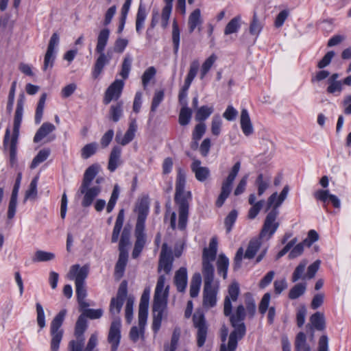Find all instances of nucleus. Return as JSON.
I'll return each mask as SVG.
<instances>
[{
	"mask_svg": "<svg viewBox=\"0 0 351 351\" xmlns=\"http://www.w3.org/2000/svg\"><path fill=\"white\" fill-rule=\"evenodd\" d=\"M202 23L201 18V12L199 9H195L189 16V32H193L197 27L200 31L199 26Z\"/></svg>",
	"mask_w": 351,
	"mask_h": 351,
	"instance_id": "2f4dec72",
	"label": "nucleus"
},
{
	"mask_svg": "<svg viewBox=\"0 0 351 351\" xmlns=\"http://www.w3.org/2000/svg\"><path fill=\"white\" fill-rule=\"evenodd\" d=\"M25 101V97L23 93L19 95V98L17 99L16 108L14 114V125H13V133L10 140V128H7L5 130L4 139H3V145L5 147L9 146L10 149V162L13 164L16 160V144L17 140L19 134V129L21 127V123L23 119V107Z\"/></svg>",
	"mask_w": 351,
	"mask_h": 351,
	"instance_id": "7ed1b4c3",
	"label": "nucleus"
},
{
	"mask_svg": "<svg viewBox=\"0 0 351 351\" xmlns=\"http://www.w3.org/2000/svg\"><path fill=\"white\" fill-rule=\"evenodd\" d=\"M132 62V58L130 54H127L123 58L121 64V70L119 73L123 80H126L129 76V73L131 70Z\"/></svg>",
	"mask_w": 351,
	"mask_h": 351,
	"instance_id": "de8ad7c7",
	"label": "nucleus"
},
{
	"mask_svg": "<svg viewBox=\"0 0 351 351\" xmlns=\"http://www.w3.org/2000/svg\"><path fill=\"white\" fill-rule=\"evenodd\" d=\"M101 187L99 186H94L92 187L80 186L79 191L81 194L84 195L82 201V206L83 207L90 206L95 198L100 193Z\"/></svg>",
	"mask_w": 351,
	"mask_h": 351,
	"instance_id": "dca6fc26",
	"label": "nucleus"
},
{
	"mask_svg": "<svg viewBox=\"0 0 351 351\" xmlns=\"http://www.w3.org/2000/svg\"><path fill=\"white\" fill-rule=\"evenodd\" d=\"M147 17L145 7L140 3L136 19V30L138 33H141L144 26V22Z\"/></svg>",
	"mask_w": 351,
	"mask_h": 351,
	"instance_id": "58836bf2",
	"label": "nucleus"
},
{
	"mask_svg": "<svg viewBox=\"0 0 351 351\" xmlns=\"http://www.w3.org/2000/svg\"><path fill=\"white\" fill-rule=\"evenodd\" d=\"M38 181V177H34L29 186L28 189L25 191L24 201L27 199H35L37 196V184Z\"/></svg>",
	"mask_w": 351,
	"mask_h": 351,
	"instance_id": "8fccbe9b",
	"label": "nucleus"
},
{
	"mask_svg": "<svg viewBox=\"0 0 351 351\" xmlns=\"http://www.w3.org/2000/svg\"><path fill=\"white\" fill-rule=\"evenodd\" d=\"M56 130L53 124L49 122H45L42 124L40 128L37 130L34 137V142L38 143L44 138H45L51 132Z\"/></svg>",
	"mask_w": 351,
	"mask_h": 351,
	"instance_id": "bb28decb",
	"label": "nucleus"
},
{
	"mask_svg": "<svg viewBox=\"0 0 351 351\" xmlns=\"http://www.w3.org/2000/svg\"><path fill=\"white\" fill-rule=\"evenodd\" d=\"M191 169L195 174V177L199 182H203L206 181L210 176V170L206 167L201 166V161L198 159L193 158L191 165Z\"/></svg>",
	"mask_w": 351,
	"mask_h": 351,
	"instance_id": "a211bd4d",
	"label": "nucleus"
},
{
	"mask_svg": "<svg viewBox=\"0 0 351 351\" xmlns=\"http://www.w3.org/2000/svg\"><path fill=\"white\" fill-rule=\"evenodd\" d=\"M263 23L259 20L257 14L254 13L252 22L250 25V33L252 35L258 36L261 32Z\"/></svg>",
	"mask_w": 351,
	"mask_h": 351,
	"instance_id": "3c124183",
	"label": "nucleus"
},
{
	"mask_svg": "<svg viewBox=\"0 0 351 351\" xmlns=\"http://www.w3.org/2000/svg\"><path fill=\"white\" fill-rule=\"evenodd\" d=\"M149 291V289H145L141 298L138 308V317H140V322L141 323L145 321V317H147Z\"/></svg>",
	"mask_w": 351,
	"mask_h": 351,
	"instance_id": "b1692460",
	"label": "nucleus"
},
{
	"mask_svg": "<svg viewBox=\"0 0 351 351\" xmlns=\"http://www.w3.org/2000/svg\"><path fill=\"white\" fill-rule=\"evenodd\" d=\"M261 240H264V239L260 238V236L252 239L248 243L245 254L243 247H241L237 250L234 258V270H237L241 267L242 259L243 257L245 258L252 259L255 256L261 247Z\"/></svg>",
	"mask_w": 351,
	"mask_h": 351,
	"instance_id": "0eeeda50",
	"label": "nucleus"
},
{
	"mask_svg": "<svg viewBox=\"0 0 351 351\" xmlns=\"http://www.w3.org/2000/svg\"><path fill=\"white\" fill-rule=\"evenodd\" d=\"M138 213L137 221L135 226L134 236L136 241L132 253L133 258H137L142 252L146 244V234L145 233V223L149 213V207L145 203L141 202L136 208Z\"/></svg>",
	"mask_w": 351,
	"mask_h": 351,
	"instance_id": "20e7f679",
	"label": "nucleus"
},
{
	"mask_svg": "<svg viewBox=\"0 0 351 351\" xmlns=\"http://www.w3.org/2000/svg\"><path fill=\"white\" fill-rule=\"evenodd\" d=\"M172 42L173 45V52L177 54L180 47V29L176 22L172 27Z\"/></svg>",
	"mask_w": 351,
	"mask_h": 351,
	"instance_id": "bf43d9fd",
	"label": "nucleus"
},
{
	"mask_svg": "<svg viewBox=\"0 0 351 351\" xmlns=\"http://www.w3.org/2000/svg\"><path fill=\"white\" fill-rule=\"evenodd\" d=\"M222 121L219 115H215L213 117L211 123L212 134L216 136H219L221 132V127Z\"/></svg>",
	"mask_w": 351,
	"mask_h": 351,
	"instance_id": "774afa93",
	"label": "nucleus"
},
{
	"mask_svg": "<svg viewBox=\"0 0 351 351\" xmlns=\"http://www.w3.org/2000/svg\"><path fill=\"white\" fill-rule=\"evenodd\" d=\"M310 322L312 327L317 330H323L325 328V318L323 313L316 312L311 316Z\"/></svg>",
	"mask_w": 351,
	"mask_h": 351,
	"instance_id": "e433bc0d",
	"label": "nucleus"
},
{
	"mask_svg": "<svg viewBox=\"0 0 351 351\" xmlns=\"http://www.w3.org/2000/svg\"><path fill=\"white\" fill-rule=\"evenodd\" d=\"M49 149H43L38 152L37 155L34 158L31 165L30 169H34L36 168L40 163L45 161L50 155Z\"/></svg>",
	"mask_w": 351,
	"mask_h": 351,
	"instance_id": "79ce46f5",
	"label": "nucleus"
},
{
	"mask_svg": "<svg viewBox=\"0 0 351 351\" xmlns=\"http://www.w3.org/2000/svg\"><path fill=\"white\" fill-rule=\"evenodd\" d=\"M76 287V295L80 308H87L88 306V304L85 300V298L87 295L86 287Z\"/></svg>",
	"mask_w": 351,
	"mask_h": 351,
	"instance_id": "052dcab7",
	"label": "nucleus"
},
{
	"mask_svg": "<svg viewBox=\"0 0 351 351\" xmlns=\"http://www.w3.org/2000/svg\"><path fill=\"white\" fill-rule=\"evenodd\" d=\"M241 27V17L237 16L232 19L229 23L226 25L224 29V34L229 35L231 34L236 33L239 31Z\"/></svg>",
	"mask_w": 351,
	"mask_h": 351,
	"instance_id": "c03bdc74",
	"label": "nucleus"
},
{
	"mask_svg": "<svg viewBox=\"0 0 351 351\" xmlns=\"http://www.w3.org/2000/svg\"><path fill=\"white\" fill-rule=\"evenodd\" d=\"M186 173L185 171L178 168L176 180L175 202L179 206L178 228L184 230L186 228L188 215L189 202L191 199V193L185 191Z\"/></svg>",
	"mask_w": 351,
	"mask_h": 351,
	"instance_id": "f03ea898",
	"label": "nucleus"
},
{
	"mask_svg": "<svg viewBox=\"0 0 351 351\" xmlns=\"http://www.w3.org/2000/svg\"><path fill=\"white\" fill-rule=\"evenodd\" d=\"M99 165H92L88 167L84 174V178L82 180V183L81 186H90L92 181L95 178L96 175L98 173Z\"/></svg>",
	"mask_w": 351,
	"mask_h": 351,
	"instance_id": "72a5a7b5",
	"label": "nucleus"
},
{
	"mask_svg": "<svg viewBox=\"0 0 351 351\" xmlns=\"http://www.w3.org/2000/svg\"><path fill=\"white\" fill-rule=\"evenodd\" d=\"M120 193V189L118 184H115L114 186L112 192L110 195V198L108 201L107 207H106V211L108 213H110L114 209L115 204L117 203V201L119 197Z\"/></svg>",
	"mask_w": 351,
	"mask_h": 351,
	"instance_id": "864d4df0",
	"label": "nucleus"
},
{
	"mask_svg": "<svg viewBox=\"0 0 351 351\" xmlns=\"http://www.w3.org/2000/svg\"><path fill=\"white\" fill-rule=\"evenodd\" d=\"M66 314V311L63 309L60 311L53 319L50 326L51 350L58 351L60 343L63 337V330L61 328L63 321Z\"/></svg>",
	"mask_w": 351,
	"mask_h": 351,
	"instance_id": "423d86ee",
	"label": "nucleus"
},
{
	"mask_svg": "<svg viewBox=\"0 0 351 351\" xmlns=\"http://www.w3.org/2000/svg\"><path fill=\"white\" fill-rule=\"evenodd\" d=\"M47 98V95L45 93H43L38 103L36 110V114H35V123L36 124H39L41 122L43 110L45 108V104Z\"/></svg>",
	"mask_w": 351,
	"mask_h": 351,
	"instance_id": "4d7b16f0",
	"label": "nucleus"
},
{
	"mask_svg": "<svg viewBox=\"0 0 351 351\" xmlns=\"http://www.w3.org/2000/svg\"><path fill=\"white\" fill-rule=\"evenodd\" d=\"M192 115V110L187 106H182L179 114V123L186 125L189 123Z\"/></svg>",
	"mask_w": 351,
	"mask_h": 351,
	"instance_id": "5fc2aeb1",
	"label": "nucleus"
},
{
	"mask_svg": "<svg viewBox=\"0 0 351 351\" xmlns=\"http://www.w3.org/2000/svg\"><path fill=\"white\" fill-rule=\"evenodd\" d=\"M89 271V267L84 265L80 267L76 264L71 267L67 278L69 280H75V285H83Z\"/></svg>",
	"mask_w": 351,
	"mask_h": 351,
	"instance_id": "4468645a",
	"label": "nucleus"
},
{
	"mask_svg": "<svg viewBox=\"0 0 351 351\" xmlns=\"http://www.w3.org/2000/svg\"><path fill=\"white\" fill-rule=\"evenodd\" d=\"M314 197L324 203V207L326 206L327 202H330L336 208H339L341 206L340 199L337 196L330 194L328 190H318L315 192Z\"/></svg>",
	"mask_w": 351,
	"mask_h": 351,
	"instance_id": "f3484780",
	"label": "nucleus"
},
{
	"mask_svg": "<svg viewBox=\"0 0 351 351\" xmlns=\"http://www.w3.org/2000/svg\"><path fill=\"white\" fill-rule=\"evenodd\" d=\"M130 244V233L125 229L123 230L121 239L119 241V252H122V251L125 253H128L127 247Z\"/></svg>",
	"mask_w": 351,
	"mask_h": 351,
	"instance_id": "69168bd1",
	"label": "nucleus"
},
{
	"mask_svg": "<svg viewBox=\"0 0 351 351\" xmlns=\"http://www.w3.org/2000/svg\"><path fill=\"white\" fill-rule=\"evenodd\" d=\"M55 258L56 255L53 252L37 250L32 258V261L34 263L47 262L53 261Z\"/></svg>",
	"mask_w": 351,
	"mask_h": 351,
	"instance_id": "a19ab883",
	"label": "nucleus"
},
{
	"mask_svg": "<svg viewBox=\"0 0 351 351\" xmlns=\"http://www.w3.org/2000/svg\"><path fill=\"white\" fill-rule=\"evenodd\" d=\"M156 70L154 66H149L147 69L142 75V84L145 88L149 81L155 76Z\"/></svg>",
	"mask_w": 351,
	"mask_h": 351,
	"instance_id": "338daca9",
	"label": "nucleus"
},
{
	"mask_svg": "<svg viewBox=\"0 0 351 351\" xmlns=\"http://www.w3.org/2000/svg\"><path fill=\"white\" fill-rule=\"evenodd\" d=\"M110 37V30L108 28L101 29L97 38L95 51L97 53L104 52Z\"/></svg>",
	"mask_w": 351,
	"mask_h": 351,
	"instance_id": "c85d7f7f",
	"label": "nucleus"
},
{
	"mask_svg": "<svg viewBox=\"0 0 351 351\" xmlns=\"http://www.w3.org/2000/svg\"><path fill=\"white\" fill-rule=\"evenodd\" d=\"M256 199V195L254 193L249 195L248 202L252 205L248 212V218L250 219H254L258 215L265 203L264 200L255 202Z\"/></svg>",
	"mask_w": 351,
	"mask_h": 351,
	"instance_id": "a878e982",
	"label": "nucleus"
},
{
	"mask_svg": "<svg viewBox=\"0 0 351 351\" xmlns=\"http://www.w3.org/2000/svg\"><path fill=\"white\" fill-rule=\"evenodd\" d=\"M169 287H156L153 304L152 329L157 332L160 328L163 313L167 306Z\"/></svg>",
	"mask_w": 351,
	"mask_h": 351,
	"instance_id": "39448f33",
	"label": "nucleus"
},
{
	"mask_svg": "<svg viewBox=\"0 0 351 351\" xmlns=\"http://www.w3.org/2000/svg\"><path fill=\"white\" fill-rule=\"evenodd\" d=\"M83 309V312L81 314L84 315L85 318L88 317L91 319H99L100 318L104 313V311L101 308L98 309H93V308H81Z\"/></svg>",
	"mask_w": 351,
	"mask_h": 351,
	"instance_id": "680f3d73",
	"label": "nucleus"
},
{
	"mask_svg": "<svg viewBox=\"0 0 351 351\" xmlns=\"http://www.w3.org/2000/svg\"><path fill=\"white\" fill-rule=\"evenodd\" d=\"M123 116V102L119 101L112 105L109 110V119L114 122H118Z\"/></svg>",
	"mask_w": 351,
	"mask_h": 351,
	"instance_id": "ea45409f",
	"label": "nucleus"
},
{
	"mask_svg": "<svg viewBox=\"0 0 351 351\" xmlns=\"http://www.w3.org/2000/svg\"><path fill=\"white\" fill-rule=\"evenodd\" d=\"M216 287H204V305L206 307H213L217 302Z\"/></svg>",
	"mask_w": 351,
	"mask_h": 351,
	"instance_id": "393cba45",
	"label": "nucleus"
},
{
	"mask_svg": "<svg viewBox=\"0 0 351 351\" xmlns=\"http://www.w3.org/2000/svg\"><path fill=\"white\" fill-rule=\"evenodd\" d=\"M193 321L194 326L197 329V346L198 347H202L206 341L208 330L204 315L202 311L195 312L193 317Z\"/></svg>",
	"mask_w": 351,
	"mask_h": 351,
	"instance_id": "9d476101",
	"label": "nucleus"
},
{
	"mask_svg": "<svg viewBox=\"0 0 351 351\" xmlns=\"http://www.w3.org/2000/svg\"><path fill=\"white\" fill-rule=\"evenodd\" d=\"M187 270L185 267H180L176 272L174 282L176 285H187Z\"/></svg>",
	"mask_w": 351,
	"mask_h": 351,
	"instance_id": "603ef678",
	"label": "nucleus"
},
{
	"mask_svg": "<svg viewBox=\"0 0 351 351\" xmlns=\"http://www.w3.org/2000/svg\"><path fill=\"white\" fill-rule=\"evenodd\" d=\"M245 311L243 305H239L232 315H230L231 326L234 330L229 336L228 346L225 344L228 330L226 326L221 329V341L220 351H234L237 347V342L245 335L246 328L244 324Z\"/></svg>",
	"mask_w": 351,
	"mask_h": 351,
	"instance_id": "f257e3e1",
	"label": "nucleus"
},
{
	"mask_svg": "<svg viewBox=\"0 0 351 351\" xmlns=\"http://www.w3.org/2000/svg\"><path fill=\"white\" fill-rule=\"evenodd\" d=\"M121 327L120 318H114L111 323L107 339L108 342L111 345L110 351H117L118 350L121 338Z\"/></svg>",
	"mask_w": 351,
	"mask_h": 351,
	"instance_id": "9b49d317",
	"label": "nucleus"
},
{
	"mask_svg": "<svg viewBox=\"0 0 351 351\" xmlns=\"http://www.w3.org/2000/svg\"><path fill=\"white\" fill-rule=\"evenodd\" d=\"M321 264V261L317 260L312 264H311L308 268L306 272H305V269L307 265V261L306 260H303L300 262V263L296 267L293 276L292 280L293 282H295L298 280H307L312 279L315 277V274L319 269Z\"/></svg>",
	"mask_w": 351,
	"mask_h": 351,
	"instance_id": "6e6552de",
	"label": "nucleus"
},
{
	"mask_svg": "<svg viewBox=\"0 0 351 351\" xmlns=\"http://www.w3.org/2000/svg\"><path fill=\"white\" fill-rule=\"evenodd\" d=\"M147 17L145 7L140 3L136 19V30L138 33H141L144 26V22Z\"/></svg>",
	"mask_w": 351,
	"mask_h": 351,
	"instance_id": "4c0bfd02",
	"label": "nucleus"
},
{
	"mask_svg": "<svg viewBox=\"0 0 351 351\" xmlns=\"http://www.w3.org/2000/svg\"><path fill=\"white\" fill-rule=\"evenodd\" d=\"M123 86V80H115L106 90L104 104L107 105L112 100H117L121 96Z\"/></svg>",
	"mask_w": 351,
	"mask_h": 351,
	"instance_id": "2eb2a0df",
	"label": "nucleus"
},
{
	"mask_svg": "<svg viewBox=\"0 0 351 351\" xmlns=\"http://www.w3.org/2000/svg\"><path fill=\"white\" fill-rule=\"evenodd\" d=\"M147 317L145 318L143 322H140V317H138V327L132 326L130 331V338L133 342H136L139 339H144L145 327L147 323Z\"/></svg>",
	"mask_w": 351,
	"mask_h": 351,
	"instance_id": "cd10ccee",
	"label": "nucleus"
},
{
	"mask_svg": "<svg viewBox=\"0 0 351 351\" xmlns=\"http://www.w3.org/2000/svg\"><path fill=\"white\" fill-rule=\"evenodd\" d=\"M213 112V108L207 106H202L197 109L195 114V120L203 121L210 117Z\"/></svg>",
	"mask_w": 351,
	"mask_h": 351,
	"instance_id": "09e8293b",
	"label": "nucleus"
},
{
	"mask_svg": "<svg viewBox=\"0 0 351 351\" xmlns=\"http://www.w3.org/2000/svg\"><path fill=\"white\" fill-rule=\"evenodd\" d=\"M279 211L276 208H272L267 215L263 228L259 234L260 238L264 240H269L276 232L279 227V223L276 221Z\"/></svg>",
	"mask_w": 351,
	"mask_h": 351,
	"instance_id": "1a4fd4ad",
	"label": "nucleus"
},
{
	"mask_svg": "<svg viewBox=\"0 0 351 351\" xmlns=\"http://www.w3.org/2000/svg\"><path fill=\"white\" fill-rule=\"evenodd\" d=\"M128 255V253L119 252V259L115 265V276L120 278L123 276L127 265Z\"/></svg>",
	"mask_w": 351,
	"mask_h": 351,
	"instance_id": "c9c22d12",
	"label": "nucleus"
},
{
	"mask_svg": "<svg viewBox=\"0 0 351 351\" xmlns=\"http://www.w3.org/2000/svg\"><path fill=\"white\" fill-rule=\"evenodd\" d=\"M121 148L119 146H114L112 147L108 163V169L110 172H114L117 167L121 165Z\"/></svg>",
	"mask_w": 351,
	"mask_h": 351,
	"instance_id": "5701e85b",
	"label": "nucleus"
},
{
	"mask_svg": "<svg viewBox=\"0 0 351 351\" xmlns=\"http://www.w3.org/2000/svg\"><path fill=\"white\" fill-rule=\"evenodd\" d=\"M217 60V56L213 53L208 58L205 60L203 62L201 70H200V79L203 80L205 76L207 75L211 67L213 66L216 60Z\"/></svg>",
	"mask_w": 351,
	"mask_h": 351,
	"instance_id": "37998d69",
	"label": "nucleus"
},
{
	"mask_svg": "<svg viewBox=\"0 0 351 351\" xmlns=\"http://www.w3.org/2000/svg\"><path fill=\"white\" fill-rule=\"evenodd\" d=\"M241 128L245 136H249L253 133V126L246 109H243L241 112Z\"/></svg>",
	"mask_w": 351,
	"mask_h": 351,
	"instance_id": "c756f323",
	"label": "nucleus"
},
{
	"mask_svg": "<svg viewBox=\"0 0 351 351\" xmlns=\"http://www.w3.org/2000/svg\"><path fill=\"white\" fill-rule=\"evenodd\" d=\"M255 183L258 187V195L261 196L269 187V180L267 178L265 179L263 175L260 173L258 176Z\"/></svg>",
	"mask_w": 351,
	"mask_h": 351,
	"instance_id": "13d9d810",
	"label": "nucleus"
},
{
	"mask_svg": "<svg viewBox=\"0 0 351 351\" xmlns=\"http://www.w3.org/2000/svg\"><path fill=\"white\" fill-rule=\"evenodd\" d=\"M173 257L170 250H167V244L163 243L158 263V272L164 271L165 274H169L173 267Z\"/></svg>",
	"mask_w": 351,
	"mask_h": 351,
	"instance_id": "ddd939ff",
	"label": "nucleus"
},
{
	"mask_svg": "<svg viewBox=\"0 0 351 351\" xmlns=\"http://www.w3.org/2000/svg\"><path fill=\"white\" fill-rule=\"evenodd\" d=\"M229 267V259L223 254L219 255L217 261V274L223 279L226 278L227 272Z\"/></svg>",
	"mask_w": 351,
	"mask_h": 351,
	"instance_id": "473e14b6",
	"label": "nucleus"
},
{
	"mask_svg": "<svg viewBox=\"0 0 351 351\" xmlns=\"http://www.w3.org/2000/svg\"><path fill=\"white\" fill-rule=\"evenodd\" d=\"M202 274L204 276V285H211L214 278V267L212 264L202 265Z\"/></svg>",
	"mask_w": 351,
	"mask_h": 351,
	"instance_id": "a18cd8bd",
	"label": "nucleus"
},
{
	"mask_svg": "<svg viewBox=\"0 0 351 351\" xmlns=\"http://www.w3.org/2000/svg\"><path fill=\"white\" fill-rule=\"evenodd\" d=\"M306 348H310L306 344V337L304 332H300L295 338V351H301L305 350Z\"/></svg>",
	"mask_w": 351,
	"mask_h": 351,
	"instance_id": "e2e57ef3",
	"label": "nucleus"
},
{
	"mask_svg": "<svg viewBox=\"0 0 351 351\" xmlns=\"http://www.w3.org/2000/svg\"><path fill=\"white\" fill-rule=\"evenodd\" d=\"M239 295V287H229L228 294L224 301L223 313L226 316H230L232 313V302L237 300Z\"/></svg>",
	"mask_w": 351,
	"mask_h": 351,
	"instance_id": "6ab92c4d",
	"label": "nucleus"
},
{
	"mask_svg": "<svg viewBox=\"0 0 351 351\" xmlns=\"http://www.w3.org/2000/svg\"><path fill=\"white\" fill-rule=\"evenodd\" d=\"M87 328L86 319L84 315H80L77 319L75 328V335L76 338H84L83 334Z\"/></svg>",
	"mask_w": 351,
	"mask_h": 351,
	"instance_id": "49530a36",
	"label": "nucleus"
},
{
	"mask_svg": "<svg viewBox=\"0 0 351 351\" xmlns=\"http://www.w3.org/2000/svg\"><path fill=\"white\" fill-rule=\"evenodd\" d=\"M136 130L137 124L136 119H131L129 124V127L127 131L125 132L123 137L120 138V136L117 134L115 138L116 141L123 146L128 145L134 139Z\"/></svg>",
	"mask_w": 351,
	"mask_h": 351,
	"instance_id": "aec40b11",
	"label": "nucleus"
},
{
	"mask_svg": "<svg viewBox=\"0 0 351 351\" xmlns=\"http://www.w3.org/2000/svg\"><path fill=\"white\" fill-rule=\"evenodd\" d=\"M289 190V186L287 185L284 186L279 195H278L276 192L274 193L267 199V208L272 207V208H276L278 210V208L287 198Z\"/></svg>",
	"mask_w": 351,
	"mask_h": 351,
	"instance_id": "4be33fe9",
	"label": "nucleus"
},
{
	"mask_svg": "<svg viewBox=\"0 0 351 351\" xmlns=\"http://www.w3.org/2000/svg\"><path fill=\"white\" fill-rule=\"evenodd\" d=\"M60 41L59 36L57 33H53L49 40L47 49L44 58L43 70L47 71L49 68L51 69L56 58L55 49L58 47Z\"/></svg>",
	"mask_w": 351,
	"mask_h": 351,
	"instance_id": "f8f14e48",
	"label": "nucleus"
},
{
	"mask_svg": "<svg viewBox=\"0 0 351 351\" xmlns=\"http://www.w3.org/2000/svg\"><path fill=\"white\" fill-rule=\"evenodd\" d=\"M97 146L95 142L86 144L81 149V157L83 159H88L96 153Z\"/></svg>",
	"mask_w": 351,
	"mask_h": 351,
	"instance_id": "6e6d98bb",
	"label": "nucleus"
},
{
	"mask_svg": "<svg viewBox=\"0 0 351 351\" xmlns=\"http://www.w3.org/2000/svg\"><path fill=\"white\" fill-rule=\"evenodd\" d=\"M232 182H229L228 180H224L222 183L221 193L216 201V206L217 207H221L229 196L232 191Z\"/></svg>",
	"mask_w": 351,
	"mask_h": 351,
	"instance_id": "f704fd0d",
	"label": "nucleus"
},
{
	"mask_svg": "<svg viewBox=\"0 0 351 351\" xmlns=\"http://www.w3.org/2000/svg\"><path fill=\"white\" fill-rule=\"evenodd\" d=\"M84 338H76L69 343L68 351H85L84 350Z\"/></svg>",
	"mask_w": 351,
	"mask_h": 351,
	"instance_id": "0e129e2a",
	"label": "nucleus"
},
{
	"mask_svg": "<svg viewBox=\"0 0 351 351\" xmlns=\"http://www.w3.org/2000/svg\"><path fill=\"white\" fill-rule=\"evenodd\" d=\"M217 241L216 239L213 238L209 243L208 248L205 247L203 250L202 254V265L212 264L211 263L215 261L217 255Z\"/></svg>",
	"mask_w": 351,
	"mask_h": 351,
	"instance_id": "412c9836",
	"label": "nucleus"
},
{
	"mask_svg": "<svg viewBox=\"0 0 351 351\" xmlns=\"http://www.w3.org/2000/svg\"><path fill=\"white\" fill-rule=\"evenodd\" d=\"M99 56L97 58L93 71V77L96 79L102 72L104 66L109 62L110 58H108L104 52L98 53Z\"/></svg>",
	"mask_w": 351,
	"mask_h": 351,
	"instance_id": "7c9ffc66",
	"label": "nucleus"
}]
</instances>
